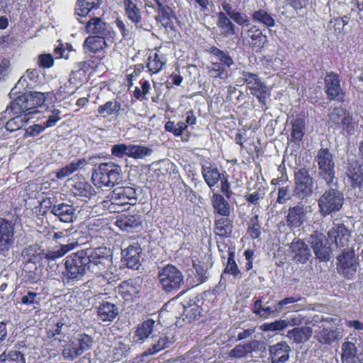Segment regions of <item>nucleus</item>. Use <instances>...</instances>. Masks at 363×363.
<instances>
[{"label": "nucleus", "mask_w": 363, "mask_h": 363, "mask_svg": "<svg viewBox=\"0 0 363 363\" xmlns=\"http://www.w3.org/2000/svg\"><path fill=\"white\" fill-rule=\"evenodd\" d=\"M121 103L116 100L108 101L98 108V113L103 117L109 116L121 110Z\"/></svg>", "instance_id": "nucleus-47"}, {"label": "nucleus", "mask_w": 363, "mask_h": 363, "mask_svg": "<svg viewBox=\"0 0 363 363\" xmlns=\"http://www.w3.org/2000/svg\"><path fill=\"white\" fill-rule=\"evenodd\" d=\"M108 201H104V206L110 212L123 211L128 205H134L137 201L136 191L131 186H118L113 189Z\"/></svg>", "instance_id": "nucleus-1"}, {"label": "nucleus", "mask_w": 363, "mask_h": 363, "mask_svg": "<svg viewBox=\"0 0 363 363\" xmlns=\"http://www.w3.org/2000/svg\"><path fill=\"white\" fill-rule=\"evenodd\" d=\"M75 245H76L74 243L62 245L58 248L53 249L44 253V257L48 260H55L56 259L62 257L68 252L72 250Z\"/></svg>", "instance_id": "nucleus-46"}, {"label": "nucleus", "mask_w": 363, "mask_h": 363, "mask_svg": "<svg viewBox=\"0 0 363 363\" xmlns=\"http://www.w3.org/2000/svg\"><path fill=\"white\" fill-rule=\"evenodd\" d=\"M253 19L259 23H274L273 18L264 10H259L253 13Z\"/></svg>", "instance_id": "nucleus-62"}, {"label": "nucleus", "mask_w": 363, "mask_h": 363, "mask_svg": "<svg viewBox=\"0 0 363 363\" xmlns=\"http://www.w3.org/2000/svg\"><path fill=\"white\" fill-rule=\"evenodd\" d=\"M142 223V218L139 213L122 214L116 220L117 226L123 231L132 233L136 230Z\"/></svg>", "instance_id": "nucleus-19"}, {"label": "nucleus", "mask_w": 363, "mask_h": 363, "mask_svg": "<svg viewBox=\"0 0 363 363\" xmlns=\"http://www.w3.org/2000/svg\"><path fill=\"white\" fill-rule=\"evenodd\" d=\"M290 347L285 342H281L269 347L273 363H285L289 357Z\"/></svg>", "instance_id": "nucleus-27"}, {"label": "nucleus", "mask_w": 363, "mask_h": 363, "mask_svg": "<svg viewBox=\"0 0 363 363\" xmlns=\"http://www.w3.org/2000/svg\"><path fill=\"white\" fill-rule=\"evenodd\" d=\"M160 323L147 319L138 325L133 337L135 342L143 341L158 330Z\"/></svg>", "instance_id": "nucleus-22"}, {"label": "nucleus", "mask_w": 363, "mask_h": 363, "mask_svg": "<svg viewBox=\"0 0 363 363\" xmlns=\"http://www.w3.org/2000/svg\"><path fill=\"white\" fill-rule=\"evenodd\" d=\"M357 258L354 251L344 252L337 258V271L347 278H350L357 268Z\"/></svg>", "instance_id": "nucleus-12"}, {"label": "nucleus", "mask_w": 363, "mask_h": 363, "mask_svg": "<svg viewBox=\"0 0 363 363\" xmlns=\"http://www.w3.org/2000/svg\"><path fill=\"white\" fill-rule=\"evenodd\" d=\"M290 247L293 258L296 262L303 264L311 256L310 250L307 245L301 240L292 242Z\"/></svg>", "instance_id": "nucleus-28"}, {"label": "nucleus", "mask_w": 363, "mask_h": 363, "mask_svg": "<svg viewBox=\"0 0 363 363\" xmlns=\"http://www.w3.org/2000/svg\"><path fill=\"white\" fill-rule=\"evenodd\" d=\"M325 236L323 234L314 232L311 235L308 242L311 244L317 258L320 260H328L330 259V250L328 247L323 245Z\"/></svg>", "instance_id": "nucleus-17"}, {"label": "nucleus", "mask_w": 363, "mask_h": 363, "mask_svg": "<svg viewBox=\"0 0 363 363\" xmlns=\"http://www.w3.org/2000/svg\"><path fill=\"white\" fill-rule=\"evenodd\" d=\"M261 345L262 343L257 340H252L244 344H239L229 352V357L231 359L245 357L248 354L259 350Z\"/></svg>", "instance_id": "nucleus-20"}, {"label": "nucleus", "mask_w": 363, "mask_h": 363, "mask_svg": "<svg viewBox=\"0 0 363 363\" xmlns=\"http://www.w3.org/2000/svg\"><path fill=\"white\" fill-rule=\"evenodd\" d=\"M328 123L341 128L344 135H353L360 131L358 123L341 106L335 107L328 114Z\"/></svg>", "instance_id": "nucleus-4"}, {"label": "nucleus", "mask_w": 363, "mask_h": 363, "mask_svg": "<svg viewBox=\"0 0 363 363\" xmlns=\"http://www.w3.org/2000/svg\"><path fill=\"white\" fill-rule=\"evenodd\" d=\"M50 211L60 221L65 223H72L77 218L75 208L72 205L65 203L53 205Z\"/></svg>", "instance_id": "nucleus-21"}, {"label": "nucleus", "mask_w": 363, "mask_h": 363, "mask_svg": "<svg viewBox=\"0 0 363 363\" xmlns=\"http://www.w3.org/2000/svg\"><path fill=\"white\" fill-rule=\"evenodd\" d=\"M14 242V225L0 218V255H6Z\"/></svg>", "instance_id": "nucleus-11"}, {"label": "nucleus", "mask_w": 363, "mask_h": 363, "mask_svg": "<svg viewBox=\"0 0 363 363\" xmlns=\"http://www.w3.org/2000/svg\"><path fill=\"white\" fill-rule=\"evenodd\" d=\"M249 234L254 239L257 238L260 235V226L257 215H255L250 220Z\"/></svg>", "instance_id": "nucleus-61"}, {"label": "nucleus", "mask_w": 363, "mask_h": 363, "mask_svg": "<svg viewBox=\"0 0 363 363\" xmlns=\"http://www.w3.org/2000/svg\"><path fill=\"white\" fill-rule=\"evenodd\" d=\"M325 236L323 234L314 232L311 235L308 242L311 244L317 258L320 260H328L330 259V250L328 247L323 245Z\"/></svg>", "instance_id": "nucleus-18"}, {"label": "nucleus", "mask_w": 363, "mask_h": 363, "mask_svg": "<svg viewBox=\"0 0 363 363\" xmlns=\"http://www.w3.org/2000/svg\"><path fill=\"white\" fill-rule=\"evenodd\" d=\"M313 330L308 326L295 328L287 333V337L296 343H302L309 340Z\"/></svg>", "instance_id": "nucleus-31"}, {"label": "nucleus", "mask_w": 363, "mask_h": 363, "mask_svg": "<svg viewBox=\"0 0 363 363\" xmlns=\"http://www.w3.org/2000/svg\"><path fill=\"white\" fill-rule=\"evenodd\" d=\"M118 313V308L108 301H104L98 308V315L102 321H112Z\"/></svg>", "instance_id": "nucleus-34"}, {"label": "nucleus", "mask_w": 363, "mask_h": 363, "mask_svg": "<svg viewBox=\"0 0 363 363\" xmlns=\"http://www.w3.org/2000/svg\"><path fill=\"white\" fill-rule=\"evenodd\" d=\"M291 135L294 140L300 141L305 135L306 122L303 118H296L291 122Z\"/></svg>", "instance_id": "nucleus-48"}, {"label": "nucleus", "mask_w": 363, "mask_h": 363, "mask_svg": "<svg viewBox=\"0 0 363 363\" xmlns=\"http://www.w3.org/2000/svg\"><path fill=\"white\" fill-rule=\"evenodd\" d=\"M141 248L138 243L130 245L122 251L123 257L130 268H137L140 262Z\"/></svg>", "instance_id": "nucleus-29"}, {"label": "nucleus", "mask_w": 363, "mask_h": 363, "mask_svg": "<svg viewBox=\"0 0 363 363\" xmlns=\"http://www.w3.org/2000/svg\"><path fill=\"white\" fill-rule=\"evenodd\" d=\"M203 177L210 188L214 186L221 178L217 167L213 165L202 167Z\"/></svg>", "instance_id": "nucleus-37"}, {"label": "nucleus", "mask_w": 363, "mask_h": 363, "mask_svg": "<svg viewBox=\"0 0 363 363\" xmlns=\"http://www.w3.org/2000/svg\"><path fill=\"white\" fill-rule=\"evenodd\" d=\"M227 67L220 64L218 61L212 60L211 65L208 69V73L210 77L213 78H220L224 79L228 77Z\"/></svg>", "instance_id": "nucleus-43"}, {"label": "nucleus", "mask_w": 363, "mask_h": 363, "mask_svg": "<svg viewBox=\"0 0 363 363\" xmlns=\"http://www.w3.org/2000/svg\"><path fill=\"white\" fill-rule=\"evenodd\" d=\"M86 160L84 158L72 162L56 172V177L59 179L69 176L74 172L84 168L86 165Z\"/></svg>", "instance_id": "nucleus-35"}, {"label": "nucleus", "mask_w": 363, "mask_h": 363, "mask_svg": "<svg viewBox=\"0 0 363 363\" xmlns=\"http://www.w3.org/2000/svg\"><path fill=\"white\" fill-rule=\"evenodd\" d=\"M61 111L58 109H53L50 111V113L48 115V118L44 123L45 124V127L50 128L53 127L56 125V123L60 121L61 118L60 116Z\"/></svg>", "instance_id": "nucleus-63"}, {"label": "nucleus", "mask_w": 363, "mask_h": 363, "mask_svg": "<svg viewBox=\"0 0 363 363\" xmlns=\"http://www.w3.org/2000/svg\"><path fill=\"white\" fill-rule=\"evenodd\" d=\"M125 15L128 19L133 23H138L140 20V11L132 0H123Z\"/></svg>", "instance_id": "nucleus-40"}, {"label": "nucleus", "mask_w": 363, "mask_h": 363, "mask_svg": "<svg viewBox=\"0 0 363 363\" xmlns=\"http://www.w3.org/2000/svg\"><path fill=\"white\" fill-rule=\"evenodd\" d=\"M87 268L93 273L107 277L111 267V252L106 247H100L85 252Z\"/></svg>", "instance_id": "nucleus-2"}, {"label": "nucleus", "mask_w": 363, "mask_h": 363, "mask_svg": "<svg viewBox=\"0 0 363 363\" xmlns=\"http://www.w3.org/2000/svg\"><path fill=\"white\" fill-rule=\"evenodd\" d=\"M289 321L287 320H278L272 323H265L260 325L262 331H279L289 326Z\"/></svg>", "instance_id": "nucleus-54"}, {"label": "nucleus", "mask_w": 363, "mask_h": 363, "mask_svg": "<svg viewBox=\"0 0 363 363\" xmlns=\"http://www.w3.org/2000/svg\"><path fill=\"white\" fill-rule=\"evenodd\" d=\"M72 191L75 196L89 197L92 194L91 186L84 179L79 180L73 186Z\"/></svg>", "instance_id": "nucleus-49"}, {"label": "nucleus", "mask_w": 363, "mask_h": 363, "mask_svg": "<svg viewBox=\"0 0 363 363\" xmlns=\"http://www.w3.org/2000/svg\"><path fill=\"white\" fill-rule=\"evenodd\" d=\"M120 294L125 301L136 298L140 290V280H129L123 282L120 287Z\"/></svg>", "instance_id": "nucleus-30"}, {"label": "nucleus", "mask_w": 363, "mask_h": 363, "mask_svg": "<svg viewBox=\"0 0 363 363\" xmlns=\"http://www.w3.org/2000/svg\"><path fill=\"white\" fill-rule=\"evenodd\" d=\"M28 121L26 114H19L10 119L6 124V128L10 132H13L21 128Z\"/></svg>", "instance_id": "nucleus-52"}, {"label": "nucleus", "mask_w": 363, "mask_h": 363, "mask_svg": "<svg viewBox=\"0 0 363 363\" xmlns=\"http://www.w3.org/2000/svg\"><path fill=\"white\" fill-rule=\"evenodd\" d=\"M152 152V150L149 147L131 144L130 157L136 160L143 159L147 156H150Z\"/></svg>", "instance_id": "nucleus-53"}, {"label": "nucleus", "mask_w": 363, "mask_h": 363, "mask_svg": "<svg viewBox=\"0 0 363 363\" xmlns=\"http://www.w3.org/2000/svg\"><path fill=\"white\" fill-rule=\"evenodd\" d=\"M178 308H182L184 310L183 315L185 316V318L187 319L188 321H191L195 319L196 317L200 316L202 312V309L196 304H191L188 306H185L182 304H178Z\"/></svg>", "instance_id": "nucleus-51"}, {"label": "nucleus", "mask_w": 363, "mask_h": 363, "mask_svg": "<svg viewBox=\"0 0 363 363\" xmlns=\"http://www.w3.org/2000/svg\"><path fill=\"white\" fill-rule=\"evenodd\" d=\"M211 203L214 212L224 217H228L230 214V206L221 194L214 193L211 197Z\"/></svg>", "instance_id": "nucleus-32"}, {"label": "nucleus", "mask_w": 363, "mask_h": 363, "mask_svg": "<svg viewBox=\"0 0 363 363\" xmlns=\"http://www.w3.org/2000/svg\"><path fill=\"white\" fill-rule=\"evenodd\" d=\"M130 347L129 340L123 338H118L113 348V357L119 360L123 357H125L130 352Z\"/></svg>", "instance_id": "nucleus-41"}, {"label": "nucleus", "mask_w": 363, "mask_h": 363, "mask_svg": "<svg viewBox=\"0 0 363 363\" xmlns=\"http://www.w3.org/2000/svg\"><path fill=\"white\" fill-rule=\"evenodd\" d=\"M230 220L227 218H221L216 220L215 233L221 236L227 237L231 233Z\"/></svg>", "instance_id": "nucleus-50"}, {"label": "nucleus", "mask_w": 363, "mask_h": 363, "mask_svg": "<svg viewBox=\"0 0 363 363\" xmlns=\"http://www.w3.org/2000/svg\"><path fill=\"white\" fill-rule=\"evenodd\" d=\"M346 175L352 187L362 188L363 162L356 160L354 157L349 159Z\"/></svg>", "instance_id": "nucleus-13"}, {"label": "nucleus", "mask_w": 363, "mask_h": 363, "mask_svg": "<svg viewBox=\"0 0 363 363\" xmlns=\"http://www.w3.org/2000/svg\"><path fill=\"white\" fill-rule=\"evenodd\" d=\"M167 63L166 56L159 50L148 57L147 67L152 74L159 73Z\"/></svg>", "instance_id": "nucleus-33"}, {"label": "nucleus", "mask_w": 363, "mask_h": 363, "mask_svg": "<svg viewBox=\"0 0 363 363\" xmlns=\"http://www.w3.org/2000/svg\"><path fill=\"white\" fill-rule=\"evenodd\" d=\"M106 46L105 38L101 35L88 37L84 43V49L90 52H96Z\"/></svg>", "instance_id": "nucleus-36"}, {"label": "nucleus", "mask_w": 363, "mask_h": 363, "mask_svg": "<svg viewBox=\"0 0 363 363\" xmlns=\"http://www.w3.org/2000/svg\"><path fill=\"white\" fill-rule=\"evenodd\" d=\"M357 354V347L351 342H345L342 345V361L343 363H352Z\"/></svg>", "instance_id": "nucleus-45"}, {"label": "nucleus", "mask_w": 363, "mask_h": 363, "mask_svg": "<svg viewBox=\"0 0 363 363\" xmlns=\"http://www.w3.org/2000/svg\"><path fill=\"white\" fill-rule=\"evenodd\" d=\"M101 0H78L75 13L79 16H86L91 10L99 7Z\"/></svg>", "instance_id": "nucleus-39"}, {"label": "nucleus", "mask_w": 363, "mask_h": 363, "mask_svg": "<svg viewBox=\"0 0 363 363\" xmlns=\"http://www.w3.org/2000/svg\"><path fill=\"white\" fill-rule=\"evenodd\" d=\"M209 53L215 57V61H218L220 64L226 66L228 68L233 65V60L226 52H224L216 47L212 46L209 48Z\"/></svg>", "instance_id": "nucleus-42"}, {"label": "nucleus", "mask_w": 363, "mask_h": 363, "mask_svg": "<svg viewBox=\"0 0 363 363\" xmlns=\"http://www.w3.org/2000/svg\"><path fill=\"white\" fill-rule=\"evenodd\" d=\"M92 340L90 336L85 334H79L74 337L71 341L65 346L62 354L65 358L74 359L89 350L92 345Z\"/></svg>", "instance_id": "nucleus-7"}, {"label": "nucleus", "mask_w": 363, "mask_h": 363, "mask_svg": "<svg viewBox=\"0 0 363 363\" xmlns=\"http://www.w3.org/2000/svg\"><path fill=\"white\" fill-rule=\"evenodd\" d=\"M242 77L250 90V93L255 96L260 102H264L267 91L266 86L260 82L255 74L244 72Z\"/></svg>", "instance_id": "nucleus-14"}, {"label": "nucleus", "mask_w": 363, "mask_h": 363, "mask_svg": "<svg viewBox=\"0 0 363 363\" xmlns=\"http://www.w3.org/2000/svg\"><path fill=\"white\" fill-rule=\"evenodd\" d=\"M11 110L17 114L26 113L28 114L39 112V111L35 110V108L33 106V103L29 98L28 93L19 96L11 104Z\"/></svg>", "instance_id": "nucleus-26"}, {"label": "nucleus", "mask_w": 363, "mask_h": 363, "mask_svg": "<svg viewBox=\"0 0 363 363\" xmlns=\"http://www.w3.org/2000/svg\"><path fill=\"white\" fill-rule=\"evenodd\" d=\"M144 1L146 7L157 9L159 13H162V19H160V21L169 19L167 9H165V7L158 0H144ZM157 21H159V19L157 18Z\"/></svg>", "instance_id": "nucleus-57"}, {"label": "nucleus", "mask_w": 363, "mask_h": 363, "mask_svg": "<svg viewBox=\"0 0 363 363\" xmlns=\"http://www.w3.org/2000/svg\"><path fill=\"white\" fill-rule=\"evenodd\" d=\"M222 6L223 11L220 13L219 23H231V21L240 23L242 21L240 13L233 10L230 4L223 3Z\"/></svg>", "instance_id": "nucleus-38"}, {"label": "nucleus", "mask_w": 363, "mask_h": 363, "mask_svg": "<svg viewBox=\"0 0 363 363\" xmlns=\"http://www.w3.org/2000/svg\"><path fill=\"white\" fill-rule=\"evenodd\" d=\"M130 150H131V144H117L114 145L111 147V154L119 158H122L124 156H128L130 157Z\"/></svg>", "instance_id": "nucleus-56"}, {"label": "nucleus", "mask_w": 363, "mask_h": 363, "mask_svg": "<svg viewBox=\"0 0 363 363\" xmlns=\"http://www.w3.org/2000/svg\"><path fill=\"white\" fill-rule=\"evenodd\" d=\"M327 320L321 322V325H318V329L314 331V338L322 345H331L335 341L342 337L341 333L338 330L327 328L324 323Z\"/></svg>", "instance_id": "nucleus-16"}, {"label": "nucleus", "mask_w": 363, "mask_h": 363, "mask_svg": "<svg viewBox=\"0 0 363 363\" xmlns=\"http://www.w3.org/2000/svg\"><path fill=\"white\" fill-rule=\"evenodd\" d=\"M266 38V36L262 35V32L256 30L255 33L251 37L252 41L250 44L256 51H259L263 47Z\"/></svg>", "instance_id": "nucleus-60"}, {"label": "nucleus", "mask_w": 363, "mask_h": 363, "mask_svg": "<svg viewBox=\"0 0 363 363\" xmlns=\"http://www.w3.org/2000/svg\"><path fill=\"white\" fill-rule=\"evenodd\" d=\"M326 93L330 100H339L342 97L343 93L340 85V79L337 74H328L325 78Z\"/></svg>", "instance_id": "nucleus-25"}, {"label": "nucleus", "mask_w": 363, "mask_h": 363, "mask_svg": "<svg viewBox=\"0 0 363 363\" xmlns=\"http://www.w3.org/2000/svg\"><path fill=\"white\" fill-rule=\"evenodd\" d=\"M224 272L225 274H232L234 277H238V275L240 274V272L238 269V267L234 260L233 253L232 252L229 254V257Z\"/></svg>", "instance_id": "nucleus-58"}, {"label": "nucleus", "mask_w": 363, "mask_h": 363, "mask_svg": "<svg viewBox=\"0 0 363 363\" xmlns=\"http://www.w3.org/2000/svg\"><path fill=\"white\" fill-rule=\"evenodd\" d=\"M300 300V296H289L286 297L280 301H279L274 306V311H281L283 308L288 306L289 304L294 303Z\"/></svg>", "instance_id": "nucleus-64"}, {"label": "nucleus", "mask_w": 363, "mask_h": 363, "mask_svg": "<svg viewBox=\"0 0 363 363\" xmlns=\"http://www.w3.org/2000/svg\"><path fill=\"white\" fill-rule=\"evenodd\" d=\"M158 277L162 288L167 292L179 289L184 283L182 273L172 264L163 267Z\"/></svg>", "instance_id": "nucleus-5"}, {"label": "nucleus", "mask_w": 363, "mask_h": 363, "mask_svg": "<svg viewBox=\"0 0 363 363\" xmlns=\"http://www.w3.org/2000/svg\"><path fill=\"white\" fill-rule=\"evenodd\" d=\"M151 337L152 340V348L150 349V354H155L165 349L174 342V335L171 330H166L160 333L159 336L153 335Z\"/></svg>", "instance_id": "nucleus-23"}, {"label": "nucleus", "mask_w": 363, "mask_h": 363, "mask_svg": "<svg viewBox=\"0 0 363 363\" xmlns=\"http://www.w3.org/2000/svg\"><path fill=\"white\" fill-rule=\"evenodd\" d=\"M328 235L329 240L339 247L347 246L350 238L349 230L343 225H335L329 230Z\"/></svg>", "instance_id": "nucleus-24"}, {"label": "nucleus", "mask_w": 363, "mask_h": 363, "mask_svg": "<svg viewBox=\"0 0 363 363\" xmlns=\"http://www.w3.org/2000/svg\"><path fill=\"white\" fill-rule=\"evenodd\" d=\"M66 274L69 279H79L87 267V259L84 251L68 256L65 261Z\"/></svg>", "instance_id": "nucleus-6"}, {"label": "nucleus", "mask_w": 363, "mask_h": 363, "mask_svg": "<svg viewBox=\"0 0 363 363\" xmlns=\"http://www.w3.org/2000/svg\"><path fill=\"white\" fill-rule=\"evenodd\" d=\"M311 212V207L303 203L291 207L288 211L287 225L290 228L300 227L306 220V215Z\"/></svg>", "instance_id": "nucleus-15"}, {"label": "nucleus", "mask_w": 363, "mask_h": 363, "mask_svg": "<svg viewBox=\"0 0 363 363\" xmlns=\"http://www.w3.org/2000/svg\"><path fill=\"white\" fill-rule=\"evenodd\" d=\"M106 24H86V30L93 35H101L103 38L110 35V31L106 26Z\"/></svg>", "instance_id": "nucleus-55"}, {"label": "nucleus", "mask_w": 363, "mask_h": 363, "mask_svg": "<svg viewBox=\"0 0 363 363\" xmlns=\"http://www.w3.org/2000/svg\"><path fill=\"white\" fill-rule=\"evenodd\" d=\"M121 168L113 162L101 164L92 173L91 179L97 187L110 186L121 179Z\"/></svg>", "instance_id": "nucleus-3"}, {"label": "nucleus", "mask_w": 363, "mask_h": 363, "mask_svg": "<svg viewBox=\"0 0 363 363\" xmlns=\"http://www.w3.org/2000/svg\"><path fill=\"white\" fill-rule=\"evenodd\" d=\"M343 204L342 194L335 189L325 191L318 199V206L322 215L326 216L338 211Z\"/></svg>", "instance_id": "nucleus-9"}, {"label": "nucleus", "mask_w": 363, "mask_h": 363, "mask_svg": "<svg viewBox=\"0 0 363 363\" xmlns=\"http://www.w3.org/2000/svg\"><path fill=\"white\" fill-rule=\"evenodd\" d=\"M319 175L326 182L331 183L335 178V162L333 156L327 148L320 149L316 155Z\"/></svg>", "instance_id": "nucleus-8"}, {"label": "nucleus", "mask_w": 363, "mask_h": 363, "mask_svg": "<svg viewBox=\"0 0 363 363\" xmlns=\"http://www.w3.org/2000/svg\"><path fill=\"white\" fill-rule=\"evenodd\" d=\"M0 363H26V359L21 352L11 350L1 354Z\"/></svg>", "instance_id": "nucleus-44"}, {"label": "nucleus", "mask_w": 363, "mask_h": 363, "mask_svg": "<svg viewBox=\"0 0 363 363\" xmlns=\"http://www.w3.org/2000/svg\"><path fill=\"white\" fill-rule=\"evenodd\" d=\"M29 98L33 103L35 108L41 107L45 101L46 96L48 93H43L40 91H33L28 93Z\"/></svg>", "instance_id": "nucleus-59"}, {"label": "nucleus", "mask_w": 363, "mask_h": 363, "mask_svg": "<svg viewBox=\"0 0 363 363\" xmlns=\"http://www.w3.org/2000/svg\"><path fill=\"white\" fill-rule=\"evenodd\" d=\"M313 191V179L308 172L301 169L295 173L294 195L300 199H304Z\"/></svg>", "instance_id": "nucleus-10"}]
</instances>
